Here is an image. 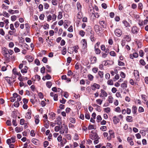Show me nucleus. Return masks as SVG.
Instances as JSON below:
<instances>
[{
  "mask_svg": "<svg viewBox=\"0 0 148 148\" xmlns=\"http://www.w3.org/2000/svg\"><path fill=\"white\" fill-rule=\"evenodd\" d=\"M98 74L101 78L103 77V72L99 71L98 72Z\"/></svg>",
  "mask_w": 148,
  "mask_h": 148,
  "instance_id": "bf43d9fd",
  "label": "nucleus"
},
{
  "mask_svg": "<svg viewBox=\"0 0 148 148\" xmlns=\"http://www.w3.org/2000/svg\"><path fill=\"white\" fill-rule=\"evenodd\" d=\"M16 30H11V31L10 30L9 31L8 33L10 35H14L16 33Z\"/></svg>",
  "mask_w": 148,
  "mask_h": 148,
  "instance_id": "473e14b6",
  "label": "nucleus"
},
{
  "mask_svg": "<svg viewBox=\"0 0 148 148\" xmlns=\"http://www.w3.org/2000/svg\"><path fill=\"white\" fill-rule=\"evenodd\" d=\"M62 12H59V14L58 16V19H60L62 18Z\"/></svg>",
  "mask_w": 148,
  "mask_h": 148,
  "instance_id": "6e6d98bb",
  "label": "nucleus"
},
{
  "mask_svg": "<svg viewBox=\"0 0 148 148\" xmlns=\"http://www.w3.org/2000/svg\"><path fill=\"white\" fill-rule=\"evenodd\" d=\"M65 136L68 140H71V136L70 134H66L65 135Z\"/></svg>",
  "mask_w": 148,
  "mask_h": 148,
  "instance_id": "a19ab883",
  "label": "nucleus"
},
{
  "mask_svg": "<svg viewBox=\"0 0 148 148\" xmlns=\"http://www.w3.org/2000/svg\"><path fill=\"white\" fill-rule=\"evenodd\" d=\"M127 140L131 145H134V143L132 138L128 137L127 138Z\"/></svg>",
  "mask_w": 148,
  "mask_h": 148,
  "instance_id": "f3484780",
  "label": "nucleus"
},
{
  "mask_svg": "<svg viewBox=\"0 0 148 148\" xmlns=\"http://www.w3.org/2000/svg\"><path fill=\"white\" fill-rule=\"evenodd\" d=\"M16 137L15 136L12 137L10 139H8L6 141L8 145H10L12 143H14L15 142V138Z\"/></svg>",
  "mask_w": 148,
  "mask_h": 148,
  "instance_id": "20e7f679",
  "label": "nucleus"
},
{
  "mask_svg": "<svg viewBox=\"0 0 148 148\" xmlns=\"http://www.w3.org/2000/svg\"><path fill=\"white\" fill-rule=\"evenodd\" d=\"M38 96L39 97L40 99H42L43 98L44 96L43 94L41 92H40L38 94Z\"/></svg>",
  "mask_w": 148,
  "mask_h": 148,
  "instance_id": "774afa93",
  "label": "nucleus"
},
{
  "mask_svg": "<svg viewBox=\"0 0 148 148\" xmlns=\"http://www.w3.org/2000/svg\"><path fill=\"white\" fill-rule=\"evenodd\" d=\"M26 59L29 62H32L34 60V58L31 56L27 55L25 56Z\"/></svg>",
  "mask_w": 148,
  "mask_h": 148,
  "instance_id": "ddd939ff",
  "label": "nucleus"
},
{
  "mask_svg": "<svg viewBox=\"0 0 148 148\" xmlns=\"http://www.w3.org/2000/svg\"><path fill=\"white\" fill-rule=\"evenodd\" d=\"M124 38L127 41H130L131 40V38L129 35H127L124 36Z\"/></svg>",
  "mask_w": 148,
  "mask_h": 148,
  "instance_id": "49530a36",
  "label": "nucleus"
},
{
  "mask_svg": "<svg viewBox=\"0 0 148 148\" xmlns=\"http://www.w3.org/2000/svg\"><path fill=\"white\" fill-rule=\"evenodd\" d=\"M16 16L15 15H13L11 16V20L12 21H14L16 19Z\"/></svg>",
  "mask_w": 148,
  "mask_h": 148,
  "instance_id": "e2e57ef3",
  "label": "nucleus"
},
{
  "mask_svg": "<svg viewBox=\"0 0 148 148\" xmlns=\"http://www.w3.org/2000/svg\"><path fill=\"white\" fill-rule=\"evenodd\" d=\"M70 121L73 123H75L76 122V120L74 118L70 117L69 118Z\"/></svg>",
  "mask_w": 148,
  "mask_h": 148,
  "instance_id": "c9c22d12",
  "label": "nucleus"
},
{
  "mask_svg": "<svg viewBox=\"0 0 148 148\" xmlns=\"http://www.w3.org/2000/svg\"><path fill=\"white\" fill-rule=\"evenodd\" d=\"M79 34L82 36H83L85 34V32L83 30H81L79 32Z\"/></svg>",
  "mask_w": 148,
  "mask_h": 148,
  "instance_id": "3c124183",
  "label": "nucleus"
},
{
  "mask_svg": "<svg viewBox=\"0 0 148 148\" xmlns=\"http://www.w3.org/2000/svg\"><path fill=\"white\" fill-rule=\"evenodd\" d=\"M81 14L82 13L81 12H78L77 16V17L78 18L80 19L82 18V16Z\"/></svg>",
  "mask_w": 148,
  "mask_h": 148,
  "instance_id": "69168bd1",
  "label": "nucleus"
},
{
  "mask_svg": "<svg viewBox=\"0 0 148 148\" xmlns=\"http://www.w3.org/2000/svg\"><path fill=\"white\" fill-rule=\"evenodd\" d=\"M58 95L57 94H55L53 97L54 100L57 101L58 100Z\"/></svg>",
  "mask_w": 148,
  "mask_h": 148,
  "instance_id": "338daca9",
  "label": "nucleus"
},
{
  "mask_svg": "<svg viewBox=\"0 0 148 148\" xmlns=\"http://www.w3.org/2000/svg\"><path fill=\"white\" fill-rule=\"evenodd\" d=\"M94 29L95 31L97 33L100 31V26L97 25H95L94 26Z\"/></svg>",
  "mask_w": 148,
  "mask_h": 148,
  "instance_id": "aec40b11",
  "label": "nucleus"
},
{
  "mask_svg": "<svg viewBox=\"0 0 148 148\" xmlns=\"http://www.w3.org/2000/svg\"><path fill=\"white\" fill-rule=\"evenodd\" d=\"M90 137H91L90 138L92 140H96V139H99L100 138L96 133H94L93 134H90Z\"/></svg>",
  "mask_w": 148,
  "mask_h": 148,
  "instance_id": "1a4fd4ad",
  "label": "nucleus"
},
{
  "mask_svg": "<svg viewBox=\"0 0 148 148\" xmlns=\"http://www.w3.org/2000/svg\"><path fill=\"white\" fill-rule=\"evenodd\" d=\"M107 100L109 103H112L113 101L114 98L112 96H110L108 97Z\"/></svg>",
  "mask_w": 148,
  "mask_h": 148,
  "instance_id": "6ab92c4d",
  "label": "nucleus"
},
{
  "mask_svg": "<svg viewBox=\"0 0 148 148\" xmlns=\"http://www.w3.org/2000/svg\"><path fill=\"white\" fill-rule=\"evenodd\" d=\"M108 132L110 136L107 137V140L108 141H110L112 138L115 137V134L114 132L112 130H110Z\"/></svg>",
  "mask_w": 148,
  "mask_h": 148,
  "instance_id": "7ed1b4c3",
  "label": "nucleus"
},
{
  "mask_svg": "<svg viewBox=\"0 0 148 148\" xmlns=\"http://www.w3.org/2000/svg\"><path fill=\"white\" fill-rule=\"evenodd\" d=\"M138 111L139 113L143 112L144 111V109L143 107L140 106L139 107Z\"/></svg>",
  "mask_w": 148,
  "mask_h": 148,
  "instance_id": "4c0bfd02",
  "label": "nucleus"
},
{
  "mask_svg": "<svg viewBox=\"0 0 148 148\" xmlns=\"http://www.w3.org/2000/svg\"><path fill=\"white\" fill-rule=\"evenodd\" d=\"M57 0H52V4L54 5H57Z\"/></svg>",
  "mask_w": 148,
  "mask_h": 148,
  "instance_id": "8fccbe9b",
  "label": "nucleus"
},
{
  "mask_svg": "<svg viewBox=\"0 0 148 148\" xmlns=\"http://www.w3.org/2000/svg\"><path fill=\"white\" fill-rule=\"evenodd\" d=\"M5 80L6 81V82L8 83H11L12 82H14V80L12 78L8 77H6L5 78Z\"/></svg>",
  "mask_w": 148,
  "mask_h": 148,
  "instance_id": "9b49d317",
  "label": "nucleus"
},
{
  "mask_svg": "<svg viewBox=\"0 0 148 148\" xmlns=\"http://www.w3.org/2000/svg\"><path fill=\"white\" fill-rule=\"evenodd\" d=\"M66 53V49L65 47H63L62 51V55H65Z\"/></svg>",
  "mask_w": 148,
  "mask_h": 148,
  "instance_id": "ea45409f",
  "label": "nucleus"
},
{
  "mask_svg": "<svg viewBox=\"0 0 148 148\" xmlns=\"http://www.w3.org/2000/svg\"><path fill=\"white\" fill-rule=\"evenodd\" d=\"M38 141V140L36 138H33L32 140V143L36 145L37 144Z\"/></svg>",
  "mask_w": 148,
  "mask_h": 148,
  "instance_id": "a18cd8bd",
  "label": "nucleus"
},
{
  "mask_svg": "<svg viewBox=\"0 0 148 148\" xmlns=\"http://www.w3.org/2000/svg\"><path fill=\"white\" fill-rule=\"evenodd\" d=\"M15 130L17 133L23 131V128L22 127H17L15 128Z\"/></svg>",
  "mask_w": 148,
  "mask_h": 148,
  "instance_id": "2eb2a0df",
  "label": "nucleus"
},
{
  "mask_svg": "<svg viewBox=\"0 0 148 148\" xmlns=\"http://www.w3.org/2000/svg\"><path fill=\"white\" fill-rule=\"evenodd\" d=\"M118 65L119 66H124L125 65V63L124 62L119 60H118Z\"/></svg>",
  "mask_w": 148,
  "mask_h": 148,
  "instance_id": "37998d69",
  "label": "nucleus"
},
{
  "mask_svg": "<svg viewBox=\"0 0 148 148\" xmlns=\"http://www.w3.org/2000/svg\"><path fill=\"white\" fill-rule=\"evenodd\" d=\"M87 128L88 130H90L92 129H96V127L95 126L93 125L90 124L88 125Z\"/></svg>",
  "mask_w": 148,
  "mask_h": 148,
  "instance_id": "4be33fe9",
  "label": "nucleus"
},
{
  "mask_svg": "<svg viewBox=\"0 0 148 148\" xmlns=\"http://www.w3.org/2000/svg\"><path fill=\"white\" fill-rule=\"evenodd\" d=\"M68 130L67 126L66 125H63L61 126L59 132L60 134H64V133L66 134L68 132Z\"/></svg>",
  "mask_w": 148,
  "mask_h": 148,
  "instance_id": "f03ea898",
  "label": "nucleus"
},
{
  "mask_svg": "<svg viewBox=\"0 0 148 148\" xmlns=\"http://www.w3.org/2000/svg\"><path fill=\"white\" fill-rule=\"evenodd\" d=\"M123 23L126 27H129L130 26V24L128 22L126 21H123Z\"/></svg>",
  "mask_w": 148,
  "mask_h": 148,
  "instance_id": "bb28decb",
  "label": "nucleus"
},
{
  "mask_svg": "<svg viewBox=\"0 0 148 148\" xmlns=\"http://www.w3.org/2000/svg\"><path fill=\"white\" fill-rule=\"evenodd\" d=\"M137 108L135 106H133L132 108V111L134 114H135L137 112Z\"/></svg>",
  "mask_w": 148,
  "mask_h": 148,
  "instance_id": "412c9836",
  "label": "nucleus"
},
{
  "mask_svg": "<svg viewBox=\"0 0 148 148\" xmlns=\"http://www.w3.org/2000/svg\"><path fill=\"white\" fill-rule=\"evenodd\" d=\"M44 7L45 9H48L49 7V5L47 3H44Z\"/></svg>",
  "mask_w": 148,
  "mask_h": 148,
  "instance_id": "864d4df0",
  "label": "nucleus"
},
{
  "mask_svg": "<svg viewBox=\"0 0 148 148\" xmlns=\"http://www.w3.org/2000/svg\"><path fill=\"white\" fill-rule=\"evenodd\" d=\"M60 101L62 103L64 104L66 101V100L64 98H62V100H60Z\"/></svg>",
  "mask_w": 148,
  "mask_h": 148,
  "instance_id": "0e129e2a",
  "label": "nucleus"
},
{
  "mask_svg": "<svg viewBox=\"0 0 148 148\" xmlns=\"http://www.w3.org/2000/svg\"><path fill=\"white\" fill-rule=\"evenodd\" d=\"M126 120L127 122H132L133 121L132 117L131 116H127L126 117Z\"/></svg>",
  "mask_w": 148,
  "mask_h": 148,
  "instance_id": "5701e85b",
  "label": "nucleus"
},
{
  "mask_svg": "<svg viewBox=\"0 0 148 148\" xmlns=\"http://www.w3.org/2000/svg\"><path fill=\"white\" fill-rule=\"evenodd\" d=\"M139 29L136 26H133L131 30V32L133 34H137L138 33Z\"/></svg>",
  "mask_w": 148,
  "mask_h": 148,
  "instance_id": "6e6552de",
  "label": "nucleus"
},
{
  "mask_svg": "<svg viewBox=\"0 0 148 148\" xmlns=\"http://www.w3.org/2000/svg\"><path fill=\"white\" fill-rule=\"evenodd\" d=\"M102 118L101 116L100 115H98L97 117V122L98 123L100 122V121L102 120Z\"/></svg>",
  "mask_w": 148,
  "mask_h": 148,
  "instance_id": "f704fd0d",
  "label": "nucleus"
},
{
  "mask_svg": "<svg viewBox=\"0 0 148 148\" xmlns=\"http://www.w3.org/2000/svg\"><path fill=\"white\" fill-rule=\"evenodd\" d=\"M43 121H48V117L47 114H44L43 115Z\"/></svg>",
  "mask_w": 148,
  "mask_h": 148,
  "instance_id": "72a5a7b5",
  "label": "nucleus"
},
{
  "mask_svg": "<svg viewBox=\"0 0 148 148\" xmlns=\"http://www.w3.org/2000/svg\"><path fill=\"white\" fill-rule=\"evenodd\" d=\"M134 75L135 77L138 78L139 77V73L138 71L137 70H134Z\"/></svg>",
  "mask_w": 148,
  "mask_h": 148,
  "instance_id": "2f4dec72",
  "label": "nucleus"
},
{
  "mask_svg": "<svg viewBox=\"0 0 148 148\" xmlns=\"http://www.w3.org/2000/svg\"><path fill=\"white\" fill-rule=\"evenodd\" d=\"M96 101L97 104L101 105L102 103L103 100L101 99H97Z\"/></svg>",
  "mask_w": 148,
  "mask_h": 148,
  "instance_id": "7c9ffc66",
  "label": "nucleus"
},
{
  "mask_svg": "<svg viewBox=\"0 0 148 148\" xmlns=\"http://www.w3.org/2000/svg\"><path fill=\"white\" fill-rule=\"evenodd\" d=\"M100 87V85L98 84H93L91 86V88L93 90H95L96 89H99Z\"/></svg>",
  "mask_w": 148,
  "mask_h": 148,
  "instance_id": "9d476101",
  "label": "nucleus"
},
{
  "mask_svg": "<svg viewBox=\"0 0 148 148\" xmlns=\"http://www.w3.org/2000/svg\"><path fill=\"white\" fill-rule=\"evenodd\" d=\"M77 7L79 11H81L82 8V5L79 2H77Z\"/></svg>",
  "mask_w": 148,
  "mask_h": 148,
  "instance_id": "c85d7f7f",
  "label": "nucleus"
},
{
  "mask_svg": "<svg viewBox=\"0 0 148 148\" xmlns=\"http://www.w3.org/2000/svg\"><path fill=\"white\" fill-rule=\"evenodd\" d=\"M42 61L44 63H46L47 61V58L46 57H44L42 60Z\"/></svg>",
  "mask_w": 148,
  "mask_h": 148,
  "instance_id": "680f3d73",
  "label": "nucleus"
},
{
  "mask_svg": "<svg viewBox=\"0 0 148 148\" xmlns=\"http://www.w3.org/2000/svg\"><path fill=\"white\" fill-rule=\"evenodd\" d=\"M30 135L32 136H34L35 135V131L34 130H32L31 131Z\"/></svg>",
  "mask_w": 148,
  "mask_h": 148,
  "instance_id": "052dcab7",
  "label": "nucleus"
},
{
  "mask_svg": "<svg viewBox=\"0 0 148 148\" xmlns=\"http://www.w3.org/2000/svg\"><path fill=\"white\" fill-rule=\"evenodd\" d=\"M100 130L102 131H105L107 130V127L106 126H103L101 127Z\"/></svg>",
  "mask_w": 148,
  "mask_h": 148,
  "instance_id": "c03bdc74",
  "label": "nucleus"
},
{
  "mask_svg": "<svg viewBox=\"0 0 148 148\" xmlns=\"http://www.w3.org/2000/svg\"><path fill=\"white\" fill-rule=\"evenodd\" d=\"M108 95L107 92L103 89H101L100 90V93L99 94V97H106Z\"/></svg>",
  "mask_w": 148,
  "mask_h": 148,
  "instance_id": "423d86ee",
  "label": "nucleus"
},
{
  "mask_svg": "<svg viewBox=\"0 0 148 148\" xmlns=\"http://www.w3.org/2000/svg\"><path fill=\"white\" fill-rule=\"evenodd\" d=\"M103 110L105 112L108 113L111 111V109L110 107H107L103 108Z\"/></svg>",
  "mask_w": 148,
  "mask_h": 148,
  "instance_id": "393cba45",
  "label": "nucleus"
},
{
  "mask_svg": "<svg viewBox=\"0 0 148 148\" xmlns=\"http://www.w3.org/2000/svg\"><path fill=\"white\" fill-rule=\"evenodd\" d=\"M114 123L115 124H116L119 122V119L116 116H114L113 118Z\"/></svg>",
  "mask_w": 148,
  "mask_h": 148,
  "instance_id": "f8f14e48",
  "label": "nucleus"
},
{
  "mask_svg": "<svg viewBox=\"0 0 148 148\" xmlns=\"http://www.w3.org/2000/svg\"><path fill=\"white\" fill-rule=\"evenodd\" d=\"M114 111L120 113L121 112V110L119 106L115 108Z\"/></svg>",
  "mask_w": 148,
  "mask_h": 148,
  "instance_id": "cd10ccee",
  "label": "nucleus"
},
{
  "mask_svg": "<svg viewBox=\"0 0 148 148\" xmlns=\"http://www.w3.org/2000/svg\"><path fill=\"white\" fill-rule=\"evenodd\" d=\"M99 23L103 28H104L106 27V24L105 21H99Z\"/></svg>",
  "mask_w": 148,
  "mask_h": 148,
  "instance_id": "a878e982",
  "label": "nucleus"
},
{
  "mask_svg": "<svg viewBox=\"0 0 148 148\" xmlns=\"http://www.w3.org/2000/svg\"><path fill=\"white\" fill-rule=\"evenodd\" d=\"M34 62L37 66H39L40 64V63L39 60L38 59H36L35 61Z\"/></svg>",
  "mask_w": 148,
  "mask_h": 148,
  "instance_id": "09e8293b",
  "label": "nucleus"
},
{
  "mask_svg": "<svg viewBox=\"0 0 148 148\" xmlns=\"http://www.w3.org/2000/svg\"><path fill=\"white\" fill-rule=\"evenodd\" d=\"M90 38L92 42H94L95 41V39L94 35L93 34H92V35H90Z\"/></svg>",
  "mask_w": 148,
  "mask_h": 148,
  "instance_id": "58836bf2",
  "label": "nucleus"
},
{
  "mask_svg": "<svg viewBox=\"0 0 148 148\" xmlns=\"http://www.w3.org/2000/svg\"><path fill=\"white\" fill-rule=\"evenodd\" d=\"M106 147L107 148H112V146L111 144L109 143H107L106 145Z\"/></svg>",
  "mask_w": 148,
  "mask_h": 148,
  "instance_id": "de8ad7c7",
  "label": "nucleus"
},
{
  "mask_svg": "<svg viewBox=\"0 0 148 148\" xmlns=\"http://www.w3.org/2000/svg\"><path fill=\"white\" fill-rule=\"evenodd\" d=\"M73 48H74V51L76 53H77L78 52L77 50L79 49V47L78 46H75L73 47Z\"/></svg>",
  "mask_w": 148,
  "mask_h": 148,
  "instance_id": "603ef678",
  "label": "nucleus"
},
{
  "mask_svg": "<svg viewBox=\"0 0 148 148\" xmlns=\"http://www.w3.org/2000/svg\"><path fill=\"white\" fill-rule=\"evenodd\" d=\"M14 106L16 107H18L19 106V103L18 101H15L14 104Z\"/></svg>",
  "mask_w": 148,
  "mask_h": 148,
  "instance_id": "13d9d810",
  "label": "nucleus"
},
{
  "mask_svg": "<svg viewBox=\"0 0 148 148\" xmlns=\"http://www.w3.org/2000/svg\"><path fill=\"white\" fill-rule=\"evenodd\" d=\"M124 129L125 130H128V131L131 132L132 131V129L131 127H129L128 128V125L127 124H125L123 127Z\"/></svg>",
  "mask_w": 148,
  "mask_h": 148,
  "instance_id": "dca6fc26",
  "label": "nucleus"
},
{
  "mask_svg": "<svg viewBox=\"0 0 148 148\" xmlns=\"http://www.w3.org/2000/svg\"><path fill=\"white\" fill-rule=\"evenodd\" d=\"M115 34L117 36L120 37L122 34V31L119 29H116L115 30Z\"/></svg>",
  "mask_w": 148,
  "mask_h": 148,
  "instance_id": "0eeeda50",
  "label": "nucleus"
},
{
  "mask_svg": "<svg viewBox=\"0 0 148 148\" xmlns=\"http://www.w3.org/2000/svg\"><path fill=\"white\" fill-rule=\"evenodd\" d=\"M95 53L97 54H99L101 52V50L98 48H96V46H95Z\"/></svg>",
  "mask_w": 148,
  "mask_h": 148,
  "instance_id": "c756f323",
  "label": "nucleus"
},
{
  "mask_svg": "<svg viewBox=\"0 0 148 148\" xmlns=\"http://www.w3.org/2000/svg\"><path fill=\"white\" fill-rule=\"evenodd\" d=\"M25 68L22 69L21 71V72L22 73H26L27 72V67L26 66H25Z\"/></svg>",
  "mask_w": 148,
  "mask_h": 148,
  "instance_id": "e433bc0d",
  "label": "nucleus"
},
{
  "mask_svg": "<svg viewBox=\"0 0 148 148\" xmlns=\"http://www.w3.org/2000/svg\"><path fill=\"white\" fill-rule=\"evenodd\" d=\"M50 118L52 120H53L55 119L56 116V114L53 112H51L49 113Z\"/></svg>",
  "mask_w": 148,
  "mask_h": 148,
  "instance_id": "a211bd4d",
  "label": "nucleus"
},
{
  "mask_svg": "<svg viewBox=\"0 0 148 148\" xmlns=\"http://www.w3.org/2000/svg\"><path fill=\"white\" fill-rule=\"evenodd\" d=\"M32 111L30 109H28L25 114V118L28 119H30L32 117Z\"/></svg>",
  "mask_w": 148,
  "mask_h": 148,
  "instance_id": "39448f33",
  "label": "nucleus"
},
{
  "mask_svg": "<svg viewBox=\"0 0 148 148\" xmlns=\"http://www.w3.org/2000/svg\"><path fill=\"white\" fill-rule=\"evenodd\" d=\"M82 41L83 43V45L85 47H86L87 46V42L86 40L85 39H83Z\"/></svg>",
  "mask_w": 148,
  "mask_h": 148,
  "instance_id": "5fc2aeb1",
  "label": "nucleus"
},
{
  "mask_svg": "<svg viewBox=\"0 0 148 148\" xmlns=\"http://www.w3.org/2000/svg\"><path fill=\"white\" fill-rule=\"evenodd\" d=\"M3 53L5 55V54H8V53H7V49H6V48L4 47L3 49Z\"/></svg>",
  "mask_w": 148,
  "mask_h": 148,
  "instance_id": "4d7b16f0",
  "label": "nucleus"
},
{
  "mask_svg": "<svg viewBox=\"0 0 148 148\" xmlns=\"http://www.w3.org/2000/svg\"><path fill=\"white\" fill-rule=\"evenodd\" d=\"M39 116L38 115H36L34 118L35 119V122L36 124H38L40 120Z\"/></svg>",
  "mask_w": 148,
  "mask_h": 148,
  "instance_id": "4468645a",
  "label": "nucleus"
},
{
  "mask_svg": "<svg viewBox=\"0 0 148 148\" xmlns=\"http://www.w3.org/2000/svg\"><path fill=\"white\" fill-rule=\"evenodd\" d=\"M57 140L58 142H60V145L61 147L64 146L67 142V141L65 138H63L62 139V137L61 135H60L58 136Z\"/></svg>",
  "mask_w": 148,
  "mask_h": 148,
  "instance_id": "f257e3e1",
  "label": "nucleus"
},
{
  "mask_svg": "<svg viewBox=\"0 0 148 148\" xmlns=\"http://www.w3.org/2000/svg\"><path fill=\"white\" fill-rule=\"evenodd\" d=\"M3 15L5 17H9L10 16V15L9 14L5 11H4L3 12Z\"/></svg>",
  "mask_w": 148,
  "mask_h": 148,
  "instance_id": "79ce46f5",
  "label": "nucleus"
},
{
  "mask_svg": "<svg viewBox=\"0 0 148 148\" xmlns=\"http://www.w3.org/2000/svg\"><path fill=\"white\" fill-rule=\"evenodd\" d=\"M44 122V125L45 128L47 129L49 127V121H43Z\"/></svg>",
  "mask_w": 148,
  "mask_h": 148,
  "instance_id": "b1692460",
  "label": "nucleus"
}]
</instances>
